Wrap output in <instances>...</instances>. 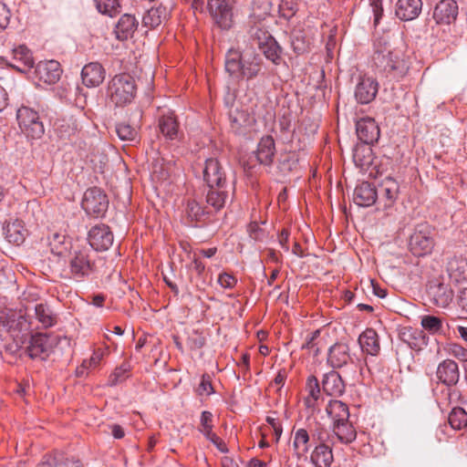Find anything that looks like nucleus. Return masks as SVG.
Masks as SVG:
<instances>
[{
	"label": "nucleus",
	"mask_w": 467,
	"mask_h": 467,
	"mask_svg": "<svg viewBox=\"0 0 467 467\" xmlns=\"http://www.w3.org/2000/svg\"><path fill=\"white\" fill-rule=\"evenodd\" d=\"M373 48L372 60L379 71L397 79L407 74L410 68L409 62L401 50L391 47L389 35L377 36L373 42Z\"/></svg>",
	"instance_id": "obj_1"
},
{
	"label": "nucleus",
	"mask_w": 467,
	"mask_h": 467,
	"mask_svg": "<svg viewBox=\"0 0 467 467\" xmlns=\"http://www.w3.org/2000/svg\"><path fill=\"white\" fill-rule=\"evenodd\" d=\"M262 57L253 49L243 52L230 48L225 54L224 67L226 72L234 79H253L261 71Z\"/></svg>",
	"instance_id": "obj_2"
},
{
	"label": "nucleus",
	"mask_w": 467,
	"mask_h": 467,
	"mask_svg": "<svg viewBox=\"0 0 467 467\" xmlns=\"http://www.w3.org/2000/svg\"><path fill=\"white\" fill-rule=\"evenodd\" d=\"M137 85L133 77L123 73L114 76L108 85L107 95L117 107L132 102L136 96Z\"/></svg>",
	"instance_id": "obj_3"
},
{
	"label": "nucleus",
	"mask_w": 467,
	"mask_h": 467,
	"mask_svg": "<svg viewBox=\"0 0 467 467\" xmlns=\"http://www.w3.org/2000/svg\"><path fill=\"white\" fill-rule=\"evenodd\" d=\"M68 255V269L72 279L82 282L96 272V263L89 248L77 247Z\"/></svg>",
	"instance_id": "obj_4"
},
{
	"label": "nucleus",
	"mask_w": 467,
	"mask_h": 467,
	"mask_svg": "<svg viewBox=\"0 0 467 467\" xmlns=\"http://www.w3.org/2000/svg\"><path fill=\"white\" fill-rule=\"evenodd\" d=\"M434 229L427 223L416 226L410 235L409 247L416 256H423L430 254L434 247Z\"/></svg>",
	"instance_id": "obj_5"
},
{
	"label": "nucleus",
	"mask_w": 467,
	"mask_h": 467,
	"mask_svg": "<svg viewBox=\"0 0 467 467\" xmlns=\"http://www.w3.org/2000/svg\"><path fill=\"white\" fill-rule=\"evenodd\" d=\"M16 119L21 131L32 140L40 139L45 133V127L39 114L35 109L22 106L17 109Z\"/></svg>",
	"instance_id": "obj_6"
},
{
	"label": "nucleus",
	"mask_w": 467,
	"mask_h": 467,
	"mask_svg": "<svg viewBox=\"0 0 467 467\" xmlns=\"http://www.w3.org/2000/svg\"><path fill=\"white\" fill-rule=\"evenodd\" d=\"M207 8L214 24L222 30H229L234 24V0H207Z\"/></svg>",
	"instance_id": "obj_7"
},
{
	"label": "nucleus",
	"mask_w": 467,
	"mask_h": 467,
	"mask_svg": "<svg viewBox=\"0 0 467 467\" xmlns=\"http://www.w3.org/2000/svg\"><path fill=\"white\" fill-rule=\"evenodd\" d=\"M332 420V430L338 441L345 444L353 442L357 438V431L350 420L349 410H326Z\"/></svg>",
	"instance_id": "obj_8"
},
{
	"label": "nucleus",
	"mask_w": 467,
	"mask_h": 467,
	"mask_svg": "<svg viewBox=\"0 0 467 467\" xmlns=\"http://www.w3.org/2000/svg\"><path fill=\"white\" fill-rule=\"evenodd\" d=\"M322 389L327 398L326 409H348L342 400L330 398L341 396L345 391V383L339 373L335 370L326 373L322 379Z\"/></svg>",
	"instance_id": "obj_9"
},
{
	"label": "nucleus",
	"mask_w": 467,
	"mask_h": 467,
	"mask_svg": "<svg viewBox=\"0 0 467 467\" xmlns=\"http://www.w3.org/2000/svg\"><path fill=\"white\" fill-rule=\"evenodd\" d=\"M82 208L88 215L103 216L109 207V200L105 192L98 187L88 189L82 200Z\"/></svg>",
	"instance_id": "obj_10"
},
{
	"label": "nucleus",
	"mask_w": 467,
	"mask_h": 467,
	"mask_svg": "<svg viewBox=\"0 0 467 467\" xmlns=\"http://www.w3.org/2000/svg\"><path fill=\"white\" fill-rule=\"evenodd\" d=\"M230 127L234 133L240 134L243 130L251 127L254 122V117L251 107L243 103H233L228 110Z\"/></svg>",
	"instance_id": "obj_11"
},
{
	"label": "nucleus",
	"mask_w": 467,
	"mask_h": 467,
	"mask_svg": "<svg viewBox=\"0 0 467 467\" xmlns=\"http://www.w3.org/2000/svg\"><path fill=\"white\" fill-rule=\"evenodd\" d=\"M30 328V323L25 315L11 309L0 311V332H8L14 336L18 333L27 331Z\"/></svg>",
	"instance_id": "obj_12"
},
{
	"label": "nucleus",
	"mask_w": 467,
	"mask_h": 467,
	"mask_svg": "<svg viewBox=\"0 0 467 467\" xmlns=\"http://www.w3.org/2000/svg\"><path fill=\"white\" fill-rule=\"evenodd\" d=\"M251 34L253 36L257 38L258 47L264 53L265 57L271 60L274 64L279 65L281 62L282 47L275 37L260 28H253Z\"/></svg>",
	"instance_id": "obj_13"
},
{
	"label": "nucleus",
	"mask_w": 467,
	"mask_h": 467,
	"mask_svg": "<svg viewBox=\"0 0 467 467\" xmlns=\"http://www.w3.org/2000/svg\"><path fill=\"white\" fill-rule=\"evenodd\" d=\"M426 294L430 302L438 307L448 306L453 299L451 285L437 278L428 283Z\"/></svg>",
	"instance_id": "obj_14"
},
{
	"label": "nucleus",
	"mask_w": 467,
	"mask_h": 467,
	"mask_svg": "<svg viewBox=\"0 0 467 467\" xmlns=\"http://www.w3.org/2000/svg\"><path fill=\"white\" fill-rule=\"evenodd\" d=\"M302 397L306 409L326 406V400H327V398L321 393L319 381L314 375L307 377Z\"/></svg>",
	"instance_id": "obj_15"
},
{
	"label": "nucleus",
	"mask_w": 467,
	"mask_h": 467,
	"mask_svg": "<svg viewBox=\"0 0 467 467\" xmlns=\"http://www.w3.org/2000/svg\"><path fill=\"white\" fill-rule=\"evenodd\" d=\"M55 340L50 335L36 333L31 337L27 347V353L31 358L46 359L51 352Z\"/></svg>",
	"instance_id": "obj_16"
},
{
	"label": "nucleus",
	"mask_w": 467,
	"mask_h": 467,
	"mask_svg": "<svg viewBox=\"0 0 467 467\" xmlns=\"http://www.w3.org/2000/svg\"><path fill=\"white\" fill-rule=\"evenodd\" d=\"M113 239V234L106 224H97L88 231V244L96 251L108 250L112 245Z\"/></svg>",
	"instance_id": "obj_17"
},
{
	"label": "nucleus",
	"mask_w": 467,
	"mask_h": 467,
	"mask_svg": "<svg viewBox=\"0 0 467 467\" xmlns=\"http://www.w3.org/2000/svg\"><path fill=\"white\" fill-rule=\"evenodd\" d=\"M203 180L208 187L227 185L225 171L217 159L210 158L205 161Z\"/></svg>",
	"instance_id": "obj_18"
},
{
	"label": "nucleus",
	"mask_w": 467,
	"mask_h": 467,
	"mask_svg": "<svg viewBox=\"0 0 467 467\" xmlns=\"http://www.w3.org/2000/svg\"><path fill=\"white\" fill-rule=\"evenodd\" d=\"M458 13L455 0H441L434 7L432 17L438 25H451L455 22Z\"/></svg>",
	"instance_id": "obj_19"
},
{
	"label": "nucleus",
	"mask_w": 467,
	"mask_h": 467,
	"mask_svg": "<svg viewBox=\"0 0 467 467\" xmlns=\"http://www.w3.org/2000/svg\"><path fill=\"white\" fill-rule=\"evenodd\" d=\"M356 133L361 143L370 144L377 142L380 131L375 119L369 117L362 118L356 123Z\"/></svg>",
	"instance_id": "obj_20"
},
{
	"label": "nucleus",
	"mask_w": 467,
	"mask_h": 467,
	"mask_svg": "<svg viewBox=\"0 0 467 467\" xmlns=\"http://www.w3.org/2000/svg\"><path fill=\"white\" fill-rule=\"evenodd\" d=\"M378 201L383 202L384 207H391L400 193L399 182L392 177L387 176L377 188Z\"/></svg>",
	"instance_id": "obj_21"
},
{
	"label": "nucleus",
	"mask_w": 467,
	"mask_h": 467,
	"mask_svg": "<svg viewBox=\"0 0 467 467\" xmlns=\"http://www.w3.org/2000/svg\"><path fill=\"white\" fill-rule=\"evenodd\" d=\"M436 376L442 384L451 387L457 384L460 379L458 364L451 359H445L439 364Z\"/></svg>",
	"instance_id": "obj_22"
},
{
	"label": "nucleus",
	"mask_w": 467,
	"mask_h": 467,
	"mask_svg": "<svg viewBox=\"0 0 467 467\" xmlns=\"http://www.w3.org/2000/svg\"><path fill=\"white\" fill-rule=\"evenodd\" d=\"M106 71L99 62L85 65L81 71L82 82L89 88L99 87L105 79Z\"/></svg>",
	"instance_id": "obj_23"
},
{
	"label": "nucleus",
	"mask_w": 467,
	"mask_h": 467,
	"mask_svg": "<svg viewBox=\"0 0 467 467\" xmlns=\"http://www.w3.org/2000/svg\"><path fill=\"white\" fill-rule=\"evenodd\" d=\"M379 84L372 78H361L355 89L356 99L361 104L372 101L378 93Z\"/></svg>",
	"instance_id": "obj_24"
},
{
	"label": "nucleus",
	"mask_w": 467,
	"mask_h": 467,
	"mask_svg": "<svg viewBox=\"0 0 467 467\" xmlns=\"http://www.w3.org/2000/svg\"><path fill=\"white\" fill-rule=\"evenodd\" d=\"M36 73L40 80L53 84L59 80L62 69L56 60L41 61L36 67Z\"/></svg>",
	"instance_id": "obj_25"
},
{
	"label": "nucleus",
	"mask_w": 467,
	"mask_h": 467,
	"mask_svg": "<svg viewBox=\"0 0 467 467\" xmlns=\"http://www.w3.org/2000/svg\"><path fill=\"white\" fill-rule=\"evenodd\" d=\"M139 26V20L131 14L122 15L116 24L114 33L120 41L131 38Z\"/></svg>",
	"instance_id": "obj_26"
},
{
	"label": "nucleus",
	"mask_w": 467,
	"mask_h": 467,
	"mask_svg": "<svg viewBox=\"0 0 467 467\" xmlns=\"http://www.w3.org/2000/svg\"><path fill=\"white\" fill-rule=\"evenodd\" d=\"M377 200V188L368 182H361L354 190V202L358 206H371Z\"/></svg>",
	"instance_id": "obj_27"
},
{
	"label": "nucleus",
	"mask_w": 467,
	"mask_h": 467,
	"mask_svg": "<svg viewBox=\"0 0 467 467\" xmlns=\"http://www.w3.org/2000/svg\"><path fill=\"white\" fill-rule=\"evenodd\" d=\"M171 15V8L160 4L156 7L149 9L142 16V26L154 29L166 21Z\"/></svg>",
	"instance_id": "obj_28"
},
{
	"label": "nucleus",
	"mask_w": 467,
	"mask_h": 467,
	"mask_svg": "<svg viewBox=\"0 0 467 467\" xmlns=\"http://www.w3.org/2000/svg\"><path fill=\"white\" fill-rule=\"evenodd\" d=\"M421 9V0H399L396 4V16L400 20L410 21L419 16Z\"/></svg>",
	"instance_id": "obj_29"
},
{
	"label": "nucleus",
	"mask_w": 467,
	"mask_h": 467,
	"mask_svg": "<svg viewBox=\"0 0 467 467\" xmlns=\"http://www.w3.org/2000/svg\"><path fill=\"white\" fill-rule=\"evenodd\" d=\"M228 198L227 185L225 187H208L205 199L209 210L213 209L215 213L221 211L225 206Z\"/></svg>",
	"instance_id": "obj_30"
},
{
	"label": "nucleus",
	"mask_w": 467,
	"mask_h": 467,
	"mask_svg": "<svg viewBox=\"0 0 467 467\" xmlns=\"http://www.w3.org/2000/svg\"><path fill=\"white\" fill-rule=\"evenodd\" d=\"M275 153V143L272 136L263 137L257 146L255 156L260 164L270 166Z\"/></svg>",
	"instance_id": "obj_31"
},
{
	"label": "nucleus",
	"mask_w": 467,
	"mask_h": 467,
	"mask_svg": "<svg viewBox=\"0 0 467 467\" xmlns=\"http://www.w3.org/2000/svg\"><path fill=\"white\" fill-rule=\"evenodd\" d=\"M350 359L349 348L344 343H336L329 348L327 363L334 368H340Z\"/></svg>",
	"instance_id": "obj_32"
},
{
	"label": "nucleus",
	"mask_w": 467,
	"mask_h": 467,
	"mask_svg": "<svg viewBox=\"0 0 467 467\" xmlns=\"http://www.w3.org/2000/svg\"><path fill=\"white\" fill-rule=\"evenodd\" d=\"M361 350L368 355L376 356L380 350L379 336L375 329L367 328L358 337Z\"/></svg>",
	"instance_id": "obj_33"
},
{
	"label": "nucleus",
	"mask_w": 467,
	"mask_h": 467,
	"mask_svg": "<svg viewBox=\"0 0 467 467\" xmlns=\"http://www.w3.org/2000/svg\"><path fill=\"white\" fill-rule=\"evenodd\" d=\"M5 239L15 245L22 244L26 236L27 231L24 227L23 221L15 219L12 222L6 223L4 227Z\"/></svg>",
	"instance_id": "obj_34"
},
{
	"label": "nucleus",
	"mask_w": 467,
	"mask_h": 467,
	"mask_svg": "<svg viewBox=\"0 0 467 467\" xmlns=\"http://www.w3.org/2000/svg\"><path fill=\"white\" fill-rule=\"evenodd\" d=\"M333 461L332 449L325 443L317 445L310 455V462L315 467H330Z\"/></svg>",
	"instance_id": "obj_35"
},
{
	"label": "nucleus",
	"mask_w": 467,
	"mask_h": 467,
	"mask_svg": "<svg viewBox=\"0 0 467 467\" xmlns=\"http://www.w3.org/2000/svg\"><path fill=\"white\" fill-rule=\"evenodd\" d=\"M48 244L51 253L59 257L69 254L72 248L70 240L65 234L59 233H53L48 237Z\"/></svg>",
	"instance_id": "obj_36"
},
{
	"label": "nucleus",
	"mask_w": 467,
	"mask_h": 467,
	"mask_svg": "<svg viewBox=\"0 0 467 467\" xmlns=\"http://www.w3.org/2000/svg\"><path fill=\"white\" fill-rule=\"evenodd\" d=\"M159 130L161 133L171 140H176L179 133V123L172 112L164 114L159 119Z\"/></svg>",
	"instance_id": "obj_37"
},
{
	"label": "nucleus",
	"mask_w": 467,
	"mask_h": 467,
	"mask_svg": "<svg viewBox=\"0 0 467 467\" xmlns=\"http://www.w3.org/2000/svg\"><path fill=\"white\" fill-rule=\"evenodd\" d=\"M448 274L453 281L459 283L467 280V260L462 257H452L447 264Z\"/></svg>",
	"instance_id": "obj_38"
},
{
	"label": "nucleus",
	"mask_w": 467,
	"mask_h": 467,
	"mask_svg": "<svg viewBox=\"0 0 467 467\" xmlns=\"http://www.w3.org/2000/svg\"><path fill=\"white\" fill-rule=\"evenodd\" d=\"M14 59L18 65L14 67L20 72H26L34 67L35 61L31 51L26 46H19L13 50Z\"/></svg>",
	"instance_id": "obj_39"
},
{
	"label": "nucleus",
	"mask_w": 467,
	"mask_h": 467,
	"mask_svg": "<svg viewBox=\"0 0 467 467\" xmlns=\"http://www.w3.org/2000/svg\"><path fill=\"white\" fill-rule=\"evenodd\" d=\"M79 125L77 119L70 116L57 119L54 124L57 135L63 140L69 139L78 130Z\"/></svg>",
	"instance_id": "obj_40"
},
{
	"label": "nucleus",
	"mask_w": 467,
	"mask_h": 467,
	"mask_svg": "<svg viewBox=\"0 0 467 467\" xmlns=\"http://www.w3.org/2000/svg\"><path fill=\"white\" fill-rule=\"evenodd\" d=\"M372 155L370 144H357L353 149V161L360 169H366L372 163Z\"/></svg>",
	"instance_id": "obj_41"
},
{
	"label": "nucleus",
	"mask_w": 467,
	"mask_h": 467,
	"mask_svg": "<svg viewBox=\"0 0 467 467\" xmlns=\"http://www.w3.org/2000/svg\"><path fill=\"white\" fill-rule=\"evenodd\" d=\"M35 317L43 327H50L56 323V317L50 307L44 303H39L34 306Z\"/></svg>",
	"instance_id": "obj_42"
},
{
	"label": "nucleus",
	"mask_w": 467,
	"mask_h": 467,
	"mask_svg": "<svg viewBox=\"0 0 467 467\" xmlns=\"http://www.w3.org/2000/svg\"><path fill=\"white\" fill-rule=\"evenodd\" d=\"M212 213L208 206L202 207L195 200H189L187 202L186 214L192 222H202Z\"/></svg>",
	"instance_id": "obj_43"
},
{
	"label": "nucleus",
	"mask_w": 467,
	"mask_h": 467,
	"mask_svg": "<svg viewBox=\"0 0 467 467\" xmlns=\"http://www.w3.org/2000/svg\"><path fill=\"white\" fill-rule=\"evenodd\" d=\"M309 45L310 41L303 31L297 30L292 33L291 46L295 53L299 55L306 52Z\"/></svg>",
	"instance_id": "obj_44"
},
{
	"label": "nucleus",
	"mask_w": 467,
	"mask_h": 467,
	"mask_svg": "<svg viewBox=\"0 0 467 467\" xmlns=\"http://www.w3.org/2000/svg\"><path fill=\"white\" fill-rule=\"evenodd\" d=\"M121 0H94L98 11L109 16H114L120 12Z\"/></svg>",
	"instance_id": "obj_45"
},
{
	"label": "nucleus",
	"mask_w": 467,
	"mask_h": 467,
	"mask_svg": "<svg viewBox=\"0 0 467 467\" xmlns=\"http://www.w3.org/2000/svg\"><path fill=\"white\" fill-rule=\"evenodd\" d=\"M130 364L126 362L122 363L109 375L108 385L113 387L124 382L130 377Z\"/></svg>",
	"instance_id": "obj_46"
},
{
	"label": "nucleus",
	"mask_w": 467,
	"mask_h": 467,
	"mask_svg": "<svg viewBox=\"0 0 467 467\" xmlns=\"http://www.w3.org/2000/svg\"><path fill=\"white\" fill-rule=\"evenodd\" d=\"M421 327L431 334H441L442 332V321L435 316H423L420 321Z\"/></svg>",
	"instance_id": "obj_47"
},
{
	"label": "nucleus",
	"mask_w": 467,
	"mask_h": 467,
	"mask_svg": "<svg viewBox=\"0 0 467 467\" xmlns=\"http://www.w3.org/2000/svg\"><path fill=\"white\" fill-rule=\"evenodd\" d=\"M309 435L305 429L296 431L293 445L298 453L305 454L308 451Z\"/></svg>",
	"instance_id": "obj_48"
},
{
	"label": "nucleus",
	"mask_w": 467,
	"mask_h": 467,
	"mask_svg": "<svg viewBox=\"0 0 467 467\" xmlns=\"http://www.w3.org/2000/svg\"><path fill=\"white\" fill-rule=\"evenodd\" d=\"M448 421L454 430L467 426V410H450Z\"/></svg>",
	"instance_id": "obj_49"
},
{
	"label": "nucleus",
	"mask_w": 467,
	"mask_h": 467,
	"mask_svg": "<svg viewBox=\"0 0 467 467\" xmlns=\"http://www.w3.org/2000/svg\"><path fill=\"white\" fill-rule=\"evenodd\" d=\"M301 160L300 152L289 151L281 161V169L284 171H293L298 169Z\"/></svg>",
	"instance_id": "obj_50"
},
{
	"label": "nucleus",
	"mask_w": 467,
	"mask_h": 467,
	"mask_svg": "<svg viewBox=\"0 0 467 467\" xmlns=\"http://www.w3.org/2000/svg\"><path fill=\"white\" fill-rule=\"evenodd\" d=\"M116 133L121 140L126 141L134 140L138 135L137 130L126 122H119L116 125Z\"/></svg>",
	"instance_id": "obj_51"
},
{
	"label": "nucleus",
	"mask_w": 467,
	"mask_h": 467,
	"mask_svg": "<svg viewBox=\"0 0 467 467\" xmlns=\"http://www.w3.org/2000/svg\"><path fill=\"white\" fill-rule=\"evenodd\" d=\"M297 3L295 0H281L279 4L280 16L286 20L291 19L297 12Z\"/></svg>",
	"instance_id": "obj_52"
},
{
	"label": "nucleus",
	"mask_w": 467,
	"mask_h": 467,
	"mask_svg": "<svg viewBox=\"0 0 467 467\" xmlns=\"http://www.w3.org/2000/svg\"><path fill=\"white\" fill-rule=\"evenodd\" d=\"M213 392L214 389L212 384V377L209 374H203L198 387L196 388L197 395L200 397H208Z\"/></svg>",
	"instance_id": "obj_53"
},
{
	"label": "nucleus",
	"mask_w": 467,
	"mask_h": 467,
	"mask_svg": "<svg viewBox=\"0 0 467 467\" xmlns=\"http://www.w3.org/2000/svg\"><path fill=\"white\" fill-rule=\"evenodd\" d=\"M206 343L205 337L198 331H194L192 336L188 337V345L192 349L202 348Z\"/></svg>",
	"instance_id": "obj_54"
},
{
	"label": "nucleus",
	"mask_w": 467,
	"mask_h": 467,
	"mask_svg": "<svg viewBox=\"0 0 467 467\" xmlns=\"http://www.w3.org/2000/svg\"><path fill=\"white\" fill-rule=\"evenodd\" d=\"M369 5L374 16V26H377L383 16L382 0H369Z\"/></svg>",
	"instance_id": "obj_55"
},
{
	"label": "nucleus",
	"mask_w": 467,
	"mask_h": 467,
	"mask_svg": "<svg viewBox=\"0 0 467 467\" xmlns=\"http://www.w3.org/2000/svg\"><path fill=\"white\" fill-rule=\"evenodd\" d=\"M201 427L200 431L202 433H204L205 431H208L213 429V414L210 410H202V416H201Z\"/></svg>",
	"instance_id": "obj_56"
},
{
	"label": "nucleus",
	"mask_w": 467,
	"mask_h": 467,
	"mask_svg": "<svg viewBox=\"0 0 467 467\" xmlns=\"http://www.w3.org/2000/svg\"><path fill=\"white\" fill-rule=\"evenodd\" d=\"M103 358V351L101 349L94 350L92 356L88 359H85L82 362L84 368H96Z\"/></svg>",
	"instance_id": "obj_57"
},
{
	"label": "nucleus",
	"mask_w": 467,
	"mask_h": 467,
	"mask_svg": "<svg viewBox=\"0 0 467 467\" xmlns=\"http://www.w3.org/2000/svg\"><path fill=\"white\" fill-rule=\"evenodd\" d=\"M218 283L222 287L231 289L237 284V279L228 273H222L219 275Z\"/></svg>",
	"instance_id": "obj_58"
},
{
	"label": "nucleus",
	"mask_w": 467,
	"mask_h": 467,
	"mask_svg": "<svg viewBox=\"0 0 467 467\" xmlns=\"http://www.w3.org/2000/svg\"><path fill=\"white\" fill-rule=\"evenodd\" d=\"M11 12L7 5L0 1V30L7 27L10 21Z\"/></svg>",
	"instance_id": "obj_59"
},
{
	"label": "nucleus",
	"mask_w": 467,
	"mask_h": 467,
	"mask_svg": "<svg viewBox=\"0 0 467 467\" xmlns=\"http://www.w3.org/2000/svg\"><path fill=\"white\" fill-rule=\"evenodd\" d=\"M248 232L250 236L255 241L263 240L265 235V231L258 225L256 222H253L249 224Z\"/></svg>",
	"instance_id": "obj_60"
},
{
	"label": "nucleus",
	"mask_w": 467,
	"mask_h": 467,
	"mask_svg": "<svg viewBox=\"0 0 467 467\" xmlns=\"http://www.w3.org/2000/svg\"><path fill=\"white\" fill-rule=\"evenodd\" d=\"M410 337H413L415 342H409L410 346L412 348H420L422 345H426L425 335L421 330H415L413 333L410 334Z\"/></svg>",
	"instance_id": "obj_61"
},
{
	"label": "nucleus",
	"mask_w": 467,
	"mask_h": 467,
	"mask_svg": "<svg viewBox=\"0 0 467 467\" xmlns=\"http://www.w3.org/2000/svg\"><path fill=\"white\" fill-rule=\"evenodd\" d=\"M451 354L462 361H467V349L460 345H452L451 348Z\"/></svg>",
	"instance_id": "obj_62"
},
{
	"label": "nucleus",
	"mask_w": 467,
	"mask_h": 467,
	"mask_svg": "<svg viewBox=\"0 0 467 467\" xmlns=\"http://www.w3.org/2000/svg\"><path fill=\"white\" fill-rule=\"evenodd\" d=\"M286 379V372L285 369H281L278 371L276 376L275 377L273 382L271 383L272 387H276L278 389L284 385Z\"/></svg>",
	"instance_id": "obj_63"
},
{
	"label": "nucleus",
	"mask_w": 467,
	"mask_h": 467,
	"mask_svg": "<svg viewBox=\"0 0 467 467\" xmlns=\"http://www.w3.org/2000/svg\"><path fill=\"white\" fill-rule=\"evenodd\" d=\"M57 461L55 457L51 455H46L44 456L41 462L38 464L37 467H57Z\"/></svg>",
	"instance_id": "obj_64"
}]
</instances>
